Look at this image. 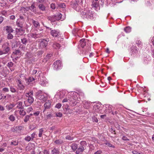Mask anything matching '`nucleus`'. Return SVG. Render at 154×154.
I'll use <instances>...</instances> for the list:
<instances>
[{
  "mask_svg": "<svg viewBox=\"0 0 154 154\" xmlns=\"http://www.w3.org/2000/svg\"><path fill=\"white\" fill-rule=\"evenodd\" d=\"M81 15L83 19L93 20L95 17V13L88 8H86L82 12H81Z\"/></svg>",
  "mask_w": 154,
  "mask_h": 154,
  "instance_id": "1",
  "label": "nucleus"
},
{
  "mask_svg": "<svg viewBox=\"0 0 154 154\" xmlns=\"http://www.w3.org/2000/svg\"><path fill=\"white\" fill-rule=\"evenodd\" d=\"M70 95L71 96L69 99L70 104L74 106L77 103H78L79 101L81 100L80 97H78V93L75 92H71L70 93Z\"/></svg>",
  "mask_w": 154,
  "mask_h": 154,
  "instance_id": "2",
  "label": "nucleus"
},
{
  "mask_svg": "<svg viewBox=\"0 0 154 154\" xmlns=\"http://www.w3.org/2000/svg\"><path fill=\"white\" fill-rule=\"evenodd\" d=\"M26 96L28 98L27 100L24 102V103L26 106H28L31 105L34 102V99L33 97V92L31 91L25 94Z\"/></svg>",
  "mask_w": 154,
  "mask_h": 154,
  "instance_id": "3",
  "label": "nucleus"
},
{
  "mask_svg": "<svg viewBox=\"0 0 154 154\" xmlns=\"http://www.w3.org/2000/svg\"><path fill=\"white\" fill-rule=\"evenodd\" d=\"M39 94L37 96V98L39 100V101L44 103L48 99V95L47 94L41 93Z\"/></svg>",
  "mask_w": 154,
  "mask_h": 154,
  "instance_id": "4",
  "label": "nucleus"
},
{
  "mask_svg": "<svg viewBox=\"0 0 154 154\" xmlns=\"http://www.w3.org/2000/svg\"><path fill=\"white\" fill-rule=\"evenodd\" d=\"M63 104V113L64 114H70L72 113V110L69 108L68 105L65 106Z\"/></svg>",
  "mask_w": 154,
  "mask_h": 154,
  "instance_id": "5",
  "label": "nucleus"
},
{
  "mask_svg": "<svg viewBox=\"0 0 154 154\" xmlns=\"http://www.w3.org/2000/svg\"><path fill=\"white\" fill-rule=\"evenodd\" d=\"M49 39L46 38L45 39H43L41 40L40 43V47L41 48L46 47L48 44V42L49 41Z\"/></svg>",
  "mask_w": 154,
  "mask_h": 154,
  "instance_id": "6",
  "label": "nucleus"
},
{
  "mask_svg": "<svg viewBox=\"0 0 154 154\" xmlns=\"http://www.w3.org/2000/svg\"><path fill=\"white\" fill-rule=\"evenodd\" d=\"M100 104L101 103H98L97 104H95L94 105L93 109V112L94 113L100 112L101 109Z\"/></svg>",
  "mask_w": 154,
  "mask_h": 154,
  "instance_id": "7",
  "label": "nucleus"
},
{
  "mask_svg": "<svg viewBox=\"0 0 154 154\" xmlns=\"http://www.w3.org/2000/svg\"><path fill=\"white\" fill-rule=\"evenodd\" d=\"M54 69L57 70L61 68L62 65L61 63V61L60 60H57L54 63Z\"/></svg>",
  "mask_w": 154,
  "mask_h": 154,
  "instance_id": "8",
  "label": "nucleus"
},
{
  "mask_svg": "<svg viewBox=\"0 0 154 154\" xmlns=\"http://www.w3.org/2000/svg\"><path fill=\"white\" fill-rule=\"evenodd\" d=\"M29 37L33 38H39L43 36V35L41 33H31L28 34Z\"/></svg>",
  "mask_w": 154,
  "mask_h": 154,
  "instance_id": "9",
  "label": "nucleus"
},
{
  "mask_svg": "<svg viewBox=\"0 0 154 154\" xmlns=\"http://www.w3.org/2000/svg\"><path fill=\"white\" fill-rule=\"evenodd\" d=\"M51 34L53 37H58L60 34L59 30L55 29L51 30Z\"/></svg>",
  "mask_w": 154,
  "mask_h": 154,
  "instance_id": "10",
  "label": "nucleus"
},
{
  "mask_svg": "<svg viewBox=\"0 0 154 154\" xmlns=\"http://www.w3.org/2000/svg\"><path fill=\"white\" fill-rule=\"evenodd\" d=\"M48 83V80L45 77H42L40 82V84L43 86H46Z\"/></svg>",
  "mask_w": 154,
  "mask_h": 154,
  "instance_id": "11",
  "label": "nucleus"
},
{
  "mask_svg": "<svg viewBox=\"0 0 154 154\" xmlns=\"http://www.w3.org/2000/svg\"><path fill=\"white\" fill-rule=\"evenodd\" d=\"M91 6L92 8H94L95 10H97L100 9L98 2L96 1H93L92 2Z\"/></svg>",
  "mask_w": 154,
  "mask_h": 154,
  "instance_id": "12",
  "label": "nucleus"
},
{
  "mask_svg": "<svg viewBox=\"0 0 154 154\" xmlns=\"http://www.w3.org/2000/svg\"><path fill=\"white\" fill-rule=\"evenodd\" d=\"M138 51V48L135 46H133L131 48V55H134L136 54Z\"/></svg>",
  "mask_w": 154,
  "mask_h": 154,
  "instance_id": "13",
  "label": "nucleus"
},
{
  "mask_svg": "<svg viewBox=\"0 0 154 154\" xmlns=\"http://www.w3.org/2000/svg\"><path fill=\"white\" fill-rule=\"evenodd\" d=\"M17 77L18 79L17 81V84L20 90H23L24 88V86L22 84V79H21L20 78H19L18 76Z\"/></svg>",
  "mask_w": 154,
  "mask_h": 154,
  "instance_id": "14",
  "label": "nucleus"
},
{
  "mask_svg": "<svg viewBox=\"0 0 154 154\" xmlns=\"http://www.w3.org/2000/svg\"><path fill=\"white\" fill-rule=\"evenodd\" d=\"M85 150L84 147L80 146L78 149H77L75 153L76 154H81Z\"/></svg>",
  "mask_w": 154,
  "mask_h": 154,
  "instance_id": "15",
  "label": "nucleus"
},
{
  "mask_svg": "<svg viewBox=\"0 0 154 154\" xmlns=\"http://www.w3.org/2000/svg\"><path fill=\"white\" fill-rule=\"evenodd\" d=\"M51 101L49 100L45 103L44 107L45 108V110L48 109L51 107Z\"/></svg>",
  "mask_w": 154,
  "mask_h": 154,
  "instance_id": "16",
  "label": "nucleus"
},
{
  "mask_svg": "<svg viewBox=\"0 0 154 154\" xmlns=\"http://www.w3.org/2000/svg\"><path fill=\"white\" fill-rule=\"evenodd\" d=\"M83 107L86 109H88L90 105V102L87 101H85L83 102Z\"/></svg>",
  "mask_w": 154,
  "mask_h": 154,
  "instance_id": "17",
  "label": "nucleus"
},
{
  "mask_svg": "<svg viewBox=\"0 0 154 154\" xmlns=\"http://www.w3.org/2000/svg\"><path fill=\"white\" fill-rule=\"evenodd\" d=\"M51 150V154H60L59 149L54 147Z\"/></svg>",
  "mask_w": 154,
  "mask_h": 154,
  "instance_id": "18",
  "label": "nucleus"
},
{
  "mask_svg": "<svg viewBox=\"0 0 154 154\" xmlns=\"http://www.w3.org/2000/svg\"><path fill=\"white\" fill-rule=\"evenodd\" d=\"M23 103L19 101L17 104L16 108L19 109H23Z\"/></svg>",
  "mask_w": 154,
  "mask_h": 154,
  "instance_id": "19",
  "label": "nucleus"
},
{
  "mask_svg": "<svg viewBox=\"0 0 154 154\" xmlns=\"http://www.w3.org/2000/svg\"><path fill=\"white\" fill-rule=\"evenodd\" d=\"M52 46L54 48L56 49H59L61 47L60 45L56 42H54L52 44Z\"/></svg>",
  "mask_w": 154,
  "mask_h": 154,
  "instance_id": "20",
  "label": "nucleus"
},
{
  "mask_svg": "<svg viewBox=\"0 0 154 154\" xmlns=\"http://www.w3.org/2000/svg\"><path fill=\"white\" fill-rule=\"evenodd\" d=\"M55 16L57 20H62L64 19V17H62V15L60 13H58L57 15Z\"/></svg>",
  "mask_w": 154,
  "mask_h": 154,
  "instance_id": "21",
  "label": "nucleus"
},
{
  "mask_svg": "<svg viewBox=\"0 0 154 154\" xmlns=\"http://www.w3.org/2000/svg\"><path fill=\"white\" fill-rule=\"evenodd\" d=\"M70 146L71 147L73 151H75L77 150L78 146L77 144L75 143H73Z\"/></svg>",
  "mask_w": 154,
  "mask_h": 154,
  "instance_id": "22",
  "label": "nucleus"
},
{
  "mask_svg": "<svg viewBox=\"0 0 154 154\" xmlns=\"http://www.w3.org/2000/svg\"><path fill=\"white\" fill-rule=\"evenodd\" d=\"M65 91H60L59 93L57 94L56 95H58L59 96V97L60 98H63L65 95Z\"/></svg>",
  "mask_w": 154,
  "mask_h": 154,
  "instance_id": "23",
  "label": "nucleus"
},
{
  "mask_svg": "<svg viewBox=\"0 0 154 154\" xmlns=\"http://www.w3.org/2000/svg\"><path fill=\"white\" fill-rule=\"evenodd\" d=\"M38 8L40 10L43 11H45L46 9L45 6L42 4L38 5Z\"/></svg>",
  "mask_w": 154,
  "mask_h": 154,
  "instance_id": "24",
  "label": "nucleus"
},
{
  "mask_svg": "<svg viewBox=\"0 0 154 154\" xmlns=\"http://www.w3.org/2000/svg\"><path fill=\"white\" fill-rule=\"evenodd\" d=\"M150 57L148 56L147 57H144L143 59V63L144 64L148 63L150 60Z\"/></svg>",
  "mask_w": 154,
  "mask_h": 154,
  "instance_id": "25",
  "label": "nucleus"
},
{
  "mask_svg": "<svg viewBox=\"0 0 154 154\" xmlns=\"http://www.w3.org/2000/svg\"><path fill=\"white\" fill-rule=\"evenodd\" d=\"M35 8L36 7L34 4H32L30 6L28 7L29 9L33 12L36 11Z\"/></svg>",
  "mask_w": 154,
  "mask_h": 154,
  "instance_id": "26",
  "label": "nucleus"
},
{
  "mask_svg": "<svg viewBox=\"0 0 154 154\" xmlns=\"http://www.w3.org/2000/svg\"><path fill=\"white\" fill-rule=\"evenodd\" d=\"M48 19L49 20L51 21V22H54L57 20L55 15H53L49 17Z\"/></svg>",
  "mask_w": 154,
  "mask_h": 154,
  "instance_id": "27",
  "label": "nucleus"
},
{
  "mask_svg": "<svg viewBox=\"0 0 154 154\" xmlns=\"http://www.w3.org/2000/svg\"><path fill=\"white\" fill-rule=\"evenodd\" d=\"M32 23L34 27L35 28H37L40 26V24L37 21L33 20H32Z\"/></svg>",
  "mask_w": 154,
  "mask_h": 154,
  "instance_id": "28",
  "label": "nucleus"
},
{
  "mask_svg": "<svg viewBox=\"0 0 154 154\" xmlns=\"http://www.w3.org/2000/svg\"><path fill=\"white\" fill-rule=\"evenodd\" d=\"M54 143L57 145H60L62 144L63 142L61 139L57 140L54 141Z\"/></svg>",
  "mask_w": 154,
  "mask_h": 154,
  "instance_id": "29",
  "label": "nucleus"
},
{
  "mask_svg": "<svg viewBox=\"0 0 154 154\" xmlns=\"http://www.w3.org/2000/svg\"><path fill=\"white\" fill-rule=\"evenodd\" d=\"M80 44L81 46L83 48L86 45V41L85 39H82L80 40Z\"/></svg>",
  "mask_w": 154,
  "mask_h": 154,
  "instance_id": "30",
  "label": "nucleus"
},
{
  "mask_svg": "<svg viewBox=\"0 0 154 154\" xmlns=\"http://www.w3.org/2000/svg\"><path fill=\"white\" fill-rule=\"evenodd\" d=\"M62 103L63 106V104H65V106L68 105L67 103H69V99L67 98H64L62 101Z\"/></svg>",
  "mask_w": 154,
  "mask_h": 154,
  "instance_id": "31",
  "label": "nucleus"
},
{
  "mask_svg": "<svg viewBox=\"0 0 154 154\" xmlns=\"http://www.w3.org/2000/svg\"><path fill=\"white\" fill-rule=\"evenodd\" d=\"M10 50V48L8 47L6 48L5 50L3 51H0V55H2L3 54H5L7 53Z\"/></svg>",
  "mask_w": 154,
  "mask_h": 154,
  "instance_id": "32",
  "label": "nucleus"
},
{
  "mask_svg": "<svg viewBox=\"0 0 154 154\" xmlns=\"http://www.w3.org/2000/svg\"><path fill=\"white\" fill-rule=\"evenodd\" d=\"M124 31L126 33H129L131 31V28L129 26L126 27L125 28Z\"/></svg>",
  "mask_w": 154,
  "mask_h": 154,
  "instance_id": "33",
  "label": "nucleus"
},
{
  "mask_svg": "<svg viewBox=\"0 0 154 154\" xmlns=\"http://www.w3.org/2000/svg\"><path fill=\"white\" fill-rule=\"evenodd\" d=\"M20 109L19 111V114L23 116H24L26 114V112L23 109Z\"/></svg>",
  "mask_w": 154,
  "mask_h": 154,
  "instance_id": "34",
  "label": "nucleus"
},
{
  "mask_svg": "<svg viewBox=\"0 0 154 154\" xmlns=\"http://www.w3.org/2000/svg\"><path fill=\"white\" fill-rule=\"evenodd\" d=\"M80 146H82L83 147H84L85 148V146L87 145V143L86 141H82L80 142Z\"/></svg>",
  "mask_w": 154,
  "mask_h": 154,
  "instance_id": "35",
  "label": "nucleus"
},
{
  "mask_svg": "<svg viewBox=\"0 0 154 154\" xmlns=\"http://www.w3.org/2000/svg\"><path fill=\"white\" fill-rule=\"evenodd\" d=\"M44 130L42 128H41L39 130L38 137H42V134L43 133Z\"/></svg>",
  "mask_w": 154,
  "mask_h": 154,
  "instance_id": "36",
  "label": "nucleus"
},
{
  "mask_svg": "<svg viewBox=\"0 0 154 154\" xmlns=\"http://www.w3.org/2000/svg\"><path fill=\"white\" fill-rule=\"evenodd\" d=\"M24 140L25 141L27 142H29L30 140H32L31 138V137L30 136L28 135H27L24 138Z\"/></svg>",
  "mask_w": 154,
  "mask_h": 154,
  "instance_id": "37",
  "label": "nucleus"
},
{
  "mask_svg": "<svg viewBox=\"0 0 154 154\" xmlns=\"http://www.w3.org/2000/svg\"><path fill=\"white\" fill-rule=\"evenodd\" d=\"M22 43L24 45H26V44L27 41V39L25 38H23L21 39Z\"/></svg>",
  "mask_w": 154,
  "mask_h": 154,
  "instance_id": "38",
  "label": "nucleus"
},
{
  "mask_svg": "<svg viewBox=\"0 0 154 154\" xmlns=\"http://www.w3.org/2000/svg\"><path fill=\"white\" fill-rule=\"evenodd\" d=\"M30 118V116L29 115H27L26 116L24 117V121L25 122H27L29 120Z\"/></svg>",
  "mask_w": 154,
  "mask_h": 154,
  "instance_id": "39",
  "label": "nucleus"
},
{
  "mask_svg": "<svg viewBox=\"0 0 154 154\" xmlns=\"http://www.w3.org/2000/svg\"><path fill=\"white\" fill-rule=\"evenodd\" d=\"M35 80L34 78L33 77H30L28 79L27 82V83L29 84L30 82Z\"/></svg>",
  "mask_w": 154,
  "mask_h": 154,
  "instance_id": "40",
  "label": "nucleus"
},
{
  "mask_svg": "<svg viewBox=\"0 0 154 154\" xmlns=\"http://www.w3.org/2000/svg\"><path fill=\"white\" fill-rule=\"evenodd\" d=\"M18 144V142L17 141L13 140V141H11V143H10V145L16 146Z\"/></svg>",
  "mask_w": 154,
  "mask_h": 154,
  "instance_id": "41",
  "label": "nucleus"
},
{
  "mask_svg": "<svg viewBox=\"0 0 154 154\" xmlns=\"http://www.w3.org/2000/svg\"><path fill=\"white\" fill-rule=\"evenodd\" d=\"M4 30L7 31L8 32H10V26H6L4 27Z\"/></svg>",
  "mask_w": 154,
  "mask_h": 154,
  "instance_id": "42",
  "label": "nucleus"
},
{
  "mask_svg": "<svg viewBox=\"0 0 154 154\" xmlns=\"http://www.w3.org/2000/svg\"><path fill=\"white\" fill-rule=\"evenodd\" d=\"M105 144L108 146L109 147H111L112 148H114L115 146L111 144L109 142H106L105 143Z\"/></svg>",
  "mask_w": 154,
  "mask_h": 154,
  "instance_id": "43",
  "label": "nucleus"
},
{
  "mask_svg": "<svg viewBox=\"0 0 154 154\" xmlns=\"http://www.w3.org/2000/svg\"><path fill=\"white\" fill-rule=\"evenodd\" d=\"M13 53L14 54L20 55L21 54L20 52L18 50H16L13 52Z\"/></svg>",
  "mask_w": 154,
  "mask_h": 154,
  "instance_id": "44",
  "label": "nucleus"
},
{
  "mask_svg": "<svg viewBox=\"0 0 154 154\" xmlns=\"http://www.w3.org/2000/svg\"><path fill=\"white\" fill-rule=\"evenodd\" d=\"M39 154H49V152L47 150H45L43 152H40Z\"/></svg>",
  "mask_w": 154,
  "mask_h": 154,
  "instance_id": "45",
  "label": "nucleus"
},
{
  "mask_svg": "<svg viewBox=\"0 0 154 154\" xmlns=\"http://www.w3.org/2000/svg\"><path fill=\"white\" fill-rule=\"evenodd\" d=\"M58 6L62 8H65L66 7L65 4L64 3H62L59 4Z\"/></svg>",
  "mask_w": 154,
  "mask_h": 154,
  "instance_id": "46",
  "label": "nucleus"
},
{
  "mask_svg": "<svg viewBox=\"0 0 154 154\" xmlns=\"http://www.w3.org/2000/svg\"><path fill=\"white\" fill-rule=\"evenodd\" d=\"M20 21H19V20H17L16 22L18 26L21 28L23 26L22 24L21 23H20Z\"/></svg>",
  "mask_w": 154,
  "mask_h": 154,
  "instance_id": "47",
  "label": "nucleus"
},
{
  "mask_svg": "<svg viewBox=\"0 0 154 154\" xmlns=\"http://www.w3.org/2000/svg\"><path fill=\"white\" fill-rule=\"evenodd\" d=\"M66 139L69 140H72L73 139V137L69 135H67L66 137Z\"/></svg>",
  "mask_w": 154,
  "mask_h": 154,
  "instance_id": "48",
  "label": "nucleus"
},
{
  "mask_svg": "<svg viewBox=\"0 0 154 154\" xmlns=\"http://www.w3.org/2000/svg\"><path fill=\"white\" fill-rule=\"evenodd\" d=\"M51 8L53 10H54L55 9V4L54 3H52L50 6Z\"/></svg>",
  "mask_w": 154,
  "mask_h": 154,
  "instance_id": "49",
  "label": "nucleus"
},
{
  "mask_svg": "<svg viewBox=\"0 0 154 154\" xmlns=\"http://www.w3.org/2000/svg\"><path fill=\"white\" fill-rule=\"evenodd\" d=\"M132 152L133 154H144L142 152L140 153L135 150L132 151Z\"/></svg>",
  "mask_w": 154,
  "mask_h": 154,
  "instance_id": "50",
  "label": "nucleus"
},
{
  "mask_svg": "<svg viewBox=\"0 0 154 154\" xmlns=\"http://www.w3.org/2000/svg\"><path fill=\"white\" fill-rule=\"evenodd\" d=\"M16 127H17V130L21 131L23 129V127L22 126H16Z\"/></svg>",
  "mask_w": 154,
  "mask_h": 154,
  "instance_id": "51",
  "label": "nucleus"
},
{
  "mask_svg": "<svg viewBox=\"0 0 154 154\" xmlns=\"http://www.w3.org/2000/svg\"><path fill=\"white\" fill-rule=\"evenodd\" d=\"M62 105L60 103H57L55 106V107L58 109H60L61 106Z\"/></svg>",
  "mask_w": 154,
  "mask_h": 154,
  "instance_id": "52",
  "label": "nucleus"
},
{
  "mask_svg": "<svg viewBox=\"0 0 154 154\" xmlns=\"http://www.w3.org/2000/svg\"><path fill=\"white\" fill-rule=\"evenodd\" d=\"M33 109L32 107H28L26 109V111L28 113H29L30 112L32 111Z\"/></svg>",
  "mask_w": 154,
  "mask_h": 154,
  "instance_id": "53",
  "label": "nucleus"
},
{
  "mask_svg": "<svg viewBox=\"0 0 154 154\" xmlns=\"http://www.w3.org/2000/svg\"><path fill=\"white\" fill-rule=\"evenodd\" d=\"M62 114L60 112L57 113L56 114V116L57 117H61L62 116Z\"/></svg>",
  "mask_w": 154,
  "mask_h": 154,
  "instance_id": "54",
  "label": "nucleus"
},
{
  "mask_svg": "<svg viewBox=\"0 0 154 154\" xmlns=\"http://www.w3.org/2000/svg\"><path fill=\"white\" fill-rule=\"evenodd\" d=\"M2 15L5 16H8L9 15L8 13H7V12L5 11H3L2 12Z\"/></svg>",
  "mask_w": 154,
  "mask_h": 154,
  "instance_id": "55",
  "label": "nucleus"
},
{
  "mask_svg": "<svg viewBox=\"0 0 154 154\" xmlns=\"http://www.w3.org/2000/svg\"><path fill=\"white\" fill-rule=\"evenodd\" d=\"M136 44L137 45L140 47H141V42L140 41H137L136 42Z\"/></svg>",
  "mask_w": 154,
  "mask_h": 154,
  "instance_id": "56",
  "label": "nucleus"
},
{
  "mask_svg": "<svg viewBox=\"0 0 154 154\" xmlns=\"http://www.w3.org/2000/svg\"><path fill=\"white\" fill-rule=\"evenodd\" d=\"M106 108H108L109 111H108V112H110V111L111 110V106L109 105H106Z\"/></svg>",
  "mask_w": 154,
  "mask_h": 154,
  "instance_id": "57",
  "label": "nucleus"
},
{
  "mask_svg": "<svg viewBox=\"0 0 154 154\" xmlns=\"http://www.w3.org/2000/svg\"><path fill=\"white\" fill-rule=\"evenodd\" d=\"M52 55L51 54H48L46 56L45 58L46 59H49L50 57H51Z\"/></svg>",
  "mask_w": 154,
  "mask_h": 154,
  "instance_id": "58",
  "label": "nucleus"
},
{
  "mask_svg": "<svg viewBox=\"0 0 154 154\" xmlns=\"http://www.w3.org/2000/svg\"><path fill=\"white\" fill-rule=\"evenodd\" d=\"M122 139L124 141L129 140L125 136H123L122 138Z\"/></svg>",
  "mask_w": 154,
  "mask_h": 154,
  "instance_id": "59",
  "label": "nucleus"
},
{
  "mask_svg": "<svg viewBox=\"0 0 154 154\" xmlns=\"http://www.w3.org/2000/svg\"><path fill=\"white\" fill-rule=\"evenodd\" d=\"M35 133H33L31 134V138L32 140H33V139L35 137Z\"/></svg>",
  "mask_w": 154,
  "mask_h": 154,
  "instance_id": "60",
  "label": "nucleus"
},
{
  "mask_svg": "<svg viewBox=\"0 0 154 154\" xmlns=\"http://www.w3.org/2000/svg\"><path fill=\"white\" fill-rule=\"evenodd\" d=\"M15 119V117L13 115L10 116V121H14Z\"/></svg>",
  "mask_w": 154,
  "mask_h": 154,
  "instance_id": "61",
  "label": "nucleus"
},
{
  "mask_svg": "<svg viewBox=\"0 0 154 154\" xmlns=\"http://www.w3.org/2000/svg\"><path fill=\"white\" fill-rule=\"evenodd\" d=\"M11 131L13 132H15L17 131L16 127H14L11 128Z\"/></svg>",
  "mask_w": 154,
  "mask_h": 154,
  "instance_id": "62",
  "label": "nucleus"
},
{
  "mask_svg": "<svg viewBox=\"0 0 154 154\" xmlns=\"http://www.w3.org/2000/svg\"><path fill=\"white\" fill-rule=\"evenodd\" d=\"M102 152V151L101 150H97V151L95 152L94 154H100Z\"/></svg>",
  "mask_w": 154,
  "mask_h": 154,
  "instance_id": "63",
  "label": "nucleus"
},
{
  "mask_svg": "<svg viewBox=\"0 0 154 154\" xmlns=\"http://www.w3.org/2000/svg\"><path fill=\"white\" fill-rule=\"evenodd\" d=\"M78 94L79 96H81L82 97H83L84 95V93L82 92H80L79 94L78 93Z\"/></svg>",
  "mask_w": 154,
  "mask_h": 154,
  "instance_id": "64",
  "label": "nucleus"
}]
</instances>
